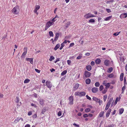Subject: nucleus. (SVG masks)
Instances as JSON below:
<instances>
[{"instance_id":"obj_1","label":"nucleus","mask_w":127,"mask_h":127,"mask_svg":"<svg viewBox=\"0 0 127 127\" xmlns=\"http://www.w3.org/2000/svg\"><path fill=\"white\" fill-rule=\"evenodd\" d=\"M96 16L92 14L91 13H89L85 14L84 15V17L86 19H88L90 18L93 17H95Z\"/></svg>"},{"instance_id":"obj_2","label":"nucleus","mask_w":127,"mask_h":127,"mask_svg":"<svg viewBox=\"0 0 127 127\" xmlns=\"http://www.w3.org/2000/svg\"><path fill=\"white\" fill-rule=\"evenodd\" d=\"M53 25L50 21H49L47 22L45 25V30H47L51 26Z\"/></svg>"},{"instance_id":"obj_3","label":"nucleus","mask_w":127,"mask_h":127,"mask_svg":"<svg viewBox=\"0 0 127 127\" xmlns=\"http://www.w3.org/2000/svg\"><path fill=\"white\" fill-rule=\"evenodd\" d=\"M19 8L18 6H16L12 9V12L14 14H17L19 12Z\"/></svg>"},{"instance_id":"obj_4","label":"nucleus","mask_w":127,"mask_h":127,"mask_svg":"<svg viewBox=\"0 0 127 127\" xmlns=\"http://www.w3.org/2000/svg\"><path fill=\"white\" fill-rule=\"evenodd\" d=\"M64 22V26L65 28H68L71 24V22L69 21H67L66 19H65L63 21V23Z\"/></svg>"},{"instance_id":"obj_5","label":"nucleus","mask_w":127,"mask_h":127,"mask_svg":"<svg viewBox=\"0 0 127 127\" xmlns=\"http://www.w3.org/2000/svg\"><path fill=\"white\" fill-rule=\"evenodd\" d=\"M46 84L47 87L51 90L52 87V84L51 82L48 80H47L46 82Z\"/></svg>"},{"instance_id":"obj_6","label":"nucleus","mask_w":127,"mask_h":127,"mask_svg":"<svg viewBox=\"0 0 127 127\" xmlns=\"http://www.w3.org/2000/svg\"><path fill=\"white\" fill-rule=\"evenodd\" d=\"M69 102V104L71 105L73 104V96H70L68 98Z\"/></svg>"},{"instance_id":"obj_7","label":"nucleus","mask_w":127,"mask_h":127,"mask_svg":"<svg viewBox=\"0 0 127 127\" xmlns=\"http://www.w3.org/2000/svg\"><path fill=\"white\" fill-rule=\"evenodd\" d=\"M91 73L86 70L84 72V75L85 77L86 78L89 77L91 75Z\"/></svg>"},{"instance_id":"obj_8","label":"nucleus","mask_w":127,"mask_h":127,"mask_svg":"<svg viewBox=\"0 0 127 127\" xmlns=\"http://www.w3.org/2000/svg\"><path fill=\"white\" fill-rule=\"evenodd\" d=\"M40 8V6L39 5H36L35 6V8L34 11V12L36 13L37 15H38V13L37 12V11Z\"/></svg>"},{"instance_id":"obj_9","label":"nucleus","mask_w":127,"mask_h":127,"mask_svg":"<svg viewBox=\"0 0 127 127\" xmlns=\"http://www.w3.org/2000/svg\"><path fill=\"white\" fill-rule=\"evenodd\" d=\"M26 60L27 61L29 62L31 64H32L33 63V58H26Z\"/></svg>"},{"instance_id":"obj_10","label":"nucleus","mask_w":127,"mask_h":127,"mask_svg":"<svg viewBox=\"0 0 127 127\" xmlns=\"http://www.w3.org/2000/svg\"><path fill=\"white\" fill-rule=\"evenodd\" d=\"M79 86V84L78 83L76 84L73 87V91H75L78 88Z\"/></svg>"},{"instance_id":"obj_11","label":"nucleus","mask_w":127,"mask_h":127,"mask_svg":"<svg viewBox=\"0 0 127 127\" xmlns=\"http://www.w3.org/2000/svg\"><path fill=\"white\" fill-rule=\"evenodd\" d=\"M59 35V32H57L56 34V36L54 39L55 41H56L58 39Z\"/></svg>"},{"instance_id":"obj_12","label":"nucleus","mask_w":127,"mask_h":127,"mask_svg":"<svg viewBox=\"0 0 127 127\" xmlns=\"http://www.w3.org/2000/svg\"><path fill=\"white\" fill-rule=\"evenodd\" d=\"M98 91V88H97L94 87L92 89V92L94 93H96Z\"/></svg>"},{"instance_id":"obj_13","label":"nucleus","mask_w":127,"mask_h":127,"mask_svg":"<svg viewBox=\"0 0 127 127\" xmlns=\"http://www.w3.org/2000/svg\"><path fill=\"white\" fill-rule=\"evenodd\" d=\"M110 61L107 60H105L104 62V64L106 66H108L109 65Z\"/></svg>"},{"instance_id":"obj_14","label":"nucleus","mask_w":127,"mask_h":127,"mask_svg":"<svg viewBox=\"0 0 127 127\" xmlns=\"http://www.w3.org/2000/svg\"><path fill=\"white\" fill-rule=\"evenodd\" d=\"M86 93L84 92H80V96L82 97L84 96L85 95Z\"/></svg>"},{"instance_id":"obj_15","label":"nucleus","mask_w":127,"mask_h":127,"mask_svg":"<svg viewBox=\"0 0 127 127\" xmlns=\"http://www.w3.org/2000/svg\"><path fill=\"white\" fill-rule=\"evenodd\" d=\"M113 97H111L110 98L108 102H107V104L110 105L111 104L113 100Z\"/></svg>"},{"instance_id":"obj_16","label":"nucleus","mask_w":127,"mask_h":127,"mask_svg":"<svg viewBox=\"0 0 127 127\" xmlns=\"http://www.w3.org/2000/svg\"><path fill=\"white\" fill-rule=\"evenodd\" d=\"M85 82L86 84H89L91 82V79L89 78H88L86 80Z\"/></svg>"},{"instance_id":"obj_17","label":"nucleus","mask_w":127,"mask_h":127,"mask_svg":"<svg viewBox=\"0 0 127 127\" xmlns=\"http://www.w3.org/2000/svg\"><path fill=\"white\" fill-rule=\"evenodd\" d=\"M86 68L88 71H90L92 69V67L90 65H88L86 66Z\"/></svg>"},{"instance_id":"obj_18","label":"nucleus","mask_w":127,"mask_h":127,"mask_svg":"<svg viewBox=\"0 0 127 127\" xmlns=\"http://www.w3.org/2000/svg\"><path fill=\"white\" fill-rule=\"evenodd\" d=\"M123 73H122L120 75V80L121 81H122L123 80V78L124 77Z\"/></svg>"},{"instance_id":"obj_19","label":"nucleus","mask_w":127,"mask_h":127,"mask_svg":"<svg viewBox=\"0 0 127 127\" xmlns=\"http://www.w3.org/2000/svg\"><path fill=\"white\" fill-rule=\"evenodd\" d=\"M112 17V16H110L109 17H106L104 19V20L106 21H107L110 20Z\"/></svg>"},{"instance_id":"obj_20","label":"nucleus","mask_w":127,"mask_h":127,"mask_svg":"<svg viewBox=\"0 0 127 127\" xmlns=\"http://www.w3.org/2000/svg\"><path fill=\"white\" fill-rule=\"evenodd\" d=\"M20 120V119L19 118H17L15 119L14 122L16 124L19 122Z\"/></svg>"},{"instance_id":"obj_21","label":"nucleus","mask_w":127,"mask_h":127,"mask_svg":"<svg viewBox=\"0 0 127 127\" xmlns=\"http://www.w3.org/2000/svg\"><path fill=\"white\" fill-rule=\"evenodd\" d=\"M113 70V68L112 67L109 68L107 70V72L108 73H110L112 72Z\"/></svg>"},{"instance_id":"obj_22","label":"nucleus","mask_w":127,"mask_h":127,"mask_svg":"<svg viewBox=\"0 0 127 127\" xmlns=\"http://www.w3.org/2000/svg\"><path fill=\"white\" fill-rule=\"evenodd\" d=\"M60 47V45L59 44H56V46L55 47V48H54V49L55 50H56L58 48H59Z\"/></svg>"},{"instance_id":"obj_23","label":"nucleus","mask_w":127,"mask_h":127,"mask_svg":"<svg viewBox=\"0 0 127 127\" xmlns=\"http://www.w3.org/2000/svg\"><path fill=\"white\" fill-rule=\"evenodd\" d=\"M119 114H122L124 111V109L123 108L120 109L119 110Z\"/></svg>"},{"instance_id":"obj_24","label":"nucleus","mask_w":127,"mask_h":127,"mask_svg":"<svg viewBox=\"0 0 127 127\" xmlns=\"http://www.w3.org/2000/svg\"><path fill=\"white\" fill-rule=\"evenodd\" d=\"M101 62V60L99 59H97L95 60V62L96 64H99Z\"/></svg>"},{"instance_id":"obj_25","label":"nucleus","mask_w":127,"mask_h":127,"mask_svg":"<svg viewBox=\"0 0 127 127\" xmlns=\"http://www.w3.org/2000/svg\"><path fill=\"white\" fill-rule=\"evenodd\" d=\"M67 72V71L66 70H65L63 71L61 73V75L63 76L64 75L66 74Z\"/></svg>"},{"instance_id":"obj_26","label":"nucleus","mask_w":127,"mask_h":127,"mask_svg":"<svg viewBox=\"0 0 127 127\" xmlns=\"http://www.w3.org/2000/svg\"><path fill=\"white\" fill-rule=\"evenodd\" d=\"M107 91V89L105 88L101 92L103 94H105L106 93Z\"/></svg>"},{"instance_id":"obj_27","label":"nucleus","mask_w":127,"mask_h":127,"mask_svg":"<svg viewBox=\"0 0 127 127\" xmlns=\"http://www.w3.org/2000/svg\"><path fill=\"white\" fill-rule=\"evenodd\" d=\"M114 76V74L112 73L107 75V76L110 78Z\"/></svg>"},{"instance_id":"obj_28","label":"nucleus","mask_w":127,"mask_h":127,"mask_svg":"<svg viewBox=\"0 0 127 127\" xmlns=\"http://www.w3.org/2000/svg\"><path fill=\"white\" fill-rule=\"evenodd\" d=\"M57 19L56 18H54L52 20H51L50 21L52 22V23L53 24H54V22H55L56 21H57Z\"/></svg>"},{"instance_id":"obj_29","label":"nucleus","mask_w":127,"mask_h":127,"mask_svg":"<svg viewBox=\"0 0 127 127\" xmlns=\"http://www.w3.org/2000/svg\"><path fill=\"white\" fill-rule=\"evenodd\" d=\"M110 83H107L105 85V86H106L105 88H108L110 86Z\"/></svg>"},{"instance_id":"obj_30","label":"nucleus","mask_w":127,"mask_h":127,"mask_svg":"<svg viewBox=\"0 0 127 127\" xmlns=\"http://www.w3.org/2000/svg\"><path fill=\"white\" fill-rule=\"evenodd\" d=\"M82 57V54H79V55L77 57L76 59H80Z\"/></svg>"},{"instance_id":"obj_31","label":"nucleus","mask_w":127,"mask_h":127,"mask_svg":"<svg viewBox=\"0 0 127 127\" xmlns=\"http://www.w3.org/2000/svg\"><path fill=\"white\" fill-rule=\"evenodd\" d=\"M121 15L124 16V17L125 18H126L127 17V13H124L121 14Z\"/></svg>"},{"instance_id":"obj_32","label":"nucleus","mask_w":127,"mask_h":127,"mask_svg":"<svg viewBox=\"0 0 127 127\" xmlns=\"http://www.w3.org/2000/svg\"><path fill=\"white\" fill-rule=\"evenodd\" d=\"M93 99L96 102L98 101V100H99V99H98L97 98L95 97H93Z\"/></svg>"},{"instance_id":"obj_33","label":"nucleus","mask_w":127,"mask_h":127,"mask_svg":"<svg viewBox=\"0 0 127 127\" xmlns=\"http://www.w3.org/2000/svg\"><path fill=\"white\" fill-rule=\"evenodd\" d=\"M104 114V112L103 111L101 112L99 114V116L100 117H102Z\"/></svg>"},{"instance_id":"obj_34","label":"nucleus","mask_w":127,"mask_h":127,"mask_svg":"<svg viewBox=\"0 0 127 127\" xmlns=\"http://www.w3.org/2000/svg\"><path fill=\"white\" fill-rule=\"evenodd\" d=\"M121 32H115L113 34V35L114 36H117L119 35V33Z\"/></svg>"},{"instance_id":"obj_35","label":"nucleus","mask_w":127,"mask_h":127,"mask_svg":"<svg viewBox=\"0 0 127 127\" xmlns=\"http://www.w3.org/2000/svg\"><path fill=\"white\" fill-rule=\"evenodd\" d=\"M80 92H76L74 93V95L76 96H80Z\"/></svg>"},{"instance_id":"obj_36","label":"nucleus","mask_w":127,"mask_h":127,"mask_svg":"<svg viewBox=\"0 0 127 127\" xmlns=\"http://www.w3.org/2000/svg\"><path fill=\"white\" fill-rule=\"evenodd\" d=\"M100 85V84L99 82H96L95 83V86L96 87H98Z\"/></svg>"},{"instance_id":"obj_37","label":"nucleus","mask_w":127,"mask_h":127,"mask_svg":"<svg viewBox=\"0 0 127 127\" xmlns=\"http://www.w3.org/2000/svg\"><path fill=\"white\" fill-rule=\"evenodd\" d=\"M54 59L55 58L53 56H50L49 60L50 61H52L53 60H54Z\"/></svg>"},{"instance_id":"obj_38","label":"nucleus","mask_w":127,"mask_h":127,"mask_svg":"<svg viewBox=\"0 0 127 127\" xmlns=\"http://www.w3.org/2000/svg\"><path fill=\"white\" fill-rule=\"evenodd\" d=\"M125 89L126 88L125 86L123 87L122 90V94H123L124 93V91L125 90Z\"/></svg>"},{"instance_id":"obj_39","label":"nucleus","mask_w":127,"mask_h":127,"mask_svg":"<svg viewBox=\"0 0 127 127\" xmlns=\"http://www.w3.org/2000/svg\"><path fill=\"white\" fill-rule=\"evenodd\" d=\"M49 35L50 36H53L54 34L52 31H50L49 32Z\"/></svg>"},{"instance_id":"obj_40","label":"nucleus","mask_w":127,"mask_h":127,"mask_svg":"<svg viewBox=\"0 0 127 127\" xmlns=\"http://www.w3.org/2000/svg\"><path fill=\"white\" fill-rule=\"evenodd\" d=\"M30 81V80L29 79H25L24 82L25 83H29Z\"/></svg>"},{"instance_id":"obj_41","label":"nucleus","mask_w":127,"mask_h":127,"mask_svg":"<svg viewBox=\"0 0 127 127\" xmlns=\"http://www.w3.org/2000/svg\"><path fill=\"white\" fill-rule=\"evenodd\" d=\"M91 110V109L90 108H87L85 110V111L87 113L90 112V111Z\"/></svg>"},{"instance_id":"obj_42","label":"nucleus","mask_w":127,"mask_h":127,"mask_svg":"<svg viewBox=\"0 0 127 127\" xmlns=\"http://www.w3.org/2000/svg\"><path fill=\"white\" fill-rule=\"evenodd\" d=\"M40 103L42 105H43V99H40L39 100Z\"/></svg>"},{"instance_id":"obj_43","label":"nucleus","mask_w":127,"mask_h":127,"mask_svg":"<svg viewBox=\"0 0 127 127\" xmlns=\"http://www.w3.org/2000/svg\"><path fill=\"white\" fill-rule=\"evenodd\" d=\"M110 106V105H109L108 104H106V107H105V110H107L109 108Z\"/></svg>"},{"instance_id":"obj_44","label":"nucleus","mask_w":127,"mask_h":127,"mask_svg":"<svg viewBox=\"0 0 127 127\" xmlns=\"http://www.w3.org/2000/svg\"><path fill=\"white\" fill-rule=\"evenodd\" d=\"M103 89V87L102 85H101L99 87V90L100 91H102Z\"/></svg>"},{"instance_id":"obj_45","label":"nucleus","mask_w":127,"mask_h":127,"mask_svg":"<svg viewBox=\"0 0 127 127\" xmlns=\"http://www.w3.org/2000/svg\"><path fill=\"white\" fill-rule=\"evenodd\" d=\"M107 98V95H105L103 96V100L104 102L106 101V99Z\"/></svg>"},{"instance_id":"obj_46","label":"nucleus","mask_w":127,"mask_h":127,"mask_svg":"<svg viewBox=\"0 0 127 127\" xmlns=\"http://www.w3.org/2000/svg\"><path fill=\"white\" fill-rule=\"evenodd\" d=\"M64 44H63V43H62V44H61V46L60 48V50H62L63 48L64 47Z\"/></svg>"},{"instance_id":"obj_47","label":"nucleus","mask_w":127,"mask_h":127,"mask_svg":"<svg viewBox=\"0 0 127 127\" xmlns=\"http://www.w3.org/2000/svg\"><path fill=\"white\" fill-rule=\"evenodd\" d=\"M95 20L94 19H91L89 21V22L90 23H94L95 22Z\"/></svg>"},{"instance_id":"obj_48","label":"nucleus","mask_w":127,"mask_h":127,"mask_svg":"<svg viewBox=\"0 0 127 127\" xmlns=\"http://www.w3.org/2000/svg\"><path fill=\"white\" fill-rule=\"evenodd\" d=\"M86 97L87 99H89L90 100H92L91 98L88 95H86Z\"/></svg>"},{"instance_id":"obj_49","label":"nucleus","mask_w":127,"mask_h":127,"mask_svg":"<svg viewBox=\"0 0 127 127\" xmlns=\"http://www.w3.org/2000/svg\"><path fill=\"white\" fill-rule=\"evenodd\" d=\"M107 83V81L106 80H104L103 82V84L105 86Z\"/></svg>"},{"instance_id":"obj_50","label":"nucleus","mask_w":127,"mask_h":127,"mask_svg":"<svg viewBox=\"0 0 127 127\" xmlns=\"http://www.w3.org/2000/svg\"><path fill=\"white\" fill-rule=\"evenodd\" d=\"M19 97H16V100L15 101V102L16 103H18L19 102Z\"/></svg>"},{"instance_id":"obj_51","label":"nucleus","mask_w":127,"mask_h":127,"mask_svg":"<svg viewBox=\"0 0 127 127\" xmlns=\"http://www.w3.org/2000/svg\"><path fill=\"white\" fill-rule=\"evenodd\" d=\"M98 103L99 104V105H100L102 103V100H100V99H99V100H98Z\"/></svg>"},{"instance_id":"obj_52","label":"nucleus","mask_w":127,"mask_h":127,"mask_svg":"<svg viewBox=\"0 0 127 127\" xmlns=\"http://www.w3.org/2000/svg\"><path fill=\"white\" fill-rule=\"evenodd\" d=\"M122 57H120V60L121 61H124V58L123 57V56L122 57Z\"/></svg>"},{"instance_id":"obj_53","label":"nucleus","mask_w":127,"mask_h":127,"mask_svg":"<svg viewBox=\"0 0 127 127\" xmlns=\"http://www.w3.org/2000/svg\"><path fill=\"white\" fill-rule=\"evenodd\" d=\"M83 117L84 118H86L88 117V115L87 114H85L83 115Z\"/></svg>"},{"instance_id":"obj_54","label":"nucleus","mask_w":127,"mask_h":127,"mask_svg":"<svg viewBox=\"0 0 127 127\" xmlns=\"http://www.w3.org/2000/svg\"><path fill=\"white\" fill-rule=\"evenodd\" d=\"M46 111V109H43L42 110L41 113L42 114H44V113Z\"/></svg>"},{"instance_id":"obj_55","label":"nucleus","mask_w":127,"mask_h":127,"mask_svg":"<svg viewBox=\"0 0 127 127\" xmlns=\"http://www.w3.org/2000/svg\"><path fill=\"white\" fill-rule=\"evenodd\" d=\"M106 10L108 13H109L110 12H111L110 9H109L107 8L106 9Z\"/></svg>"},{"instance_id":"obj_56","label":"nucleus","mask_w":127,"mask_h":127,"mask_svg":"<svg viewBox=\"0 0 127 127\" xmlns=\"http://www.w3.org/2000/svg\"><path fill=\"white\" fill-rule=\"evenodd\" d=\"M74 43H72L70 44L69 46V47H72L74 45Z\"/></svg>"},{"instance_id":"obj_57","label":"nucleus","mask_w":127,"mask_h":127,"mask_svg":"<svg viewBox=\"0 0 127 127\" xmlns=\"http://www.w3.org/2000/svg\"><path fill=\"white\" fill-rule=\"evenodd\" d=\"M28 115L29 116H30L32 114V111H30L28 112Z\"/></svg>"},{"instance_id":"obj_58","label":"nucleus","mask_w":127,"mask_h":127,"mask_svg":"<svg viewBox=\"0 0 127 127\" xmlns=\"http://www.w3.org/2000/svg\"><path fill=\"white\" fill-rule=\"evenodd\" d=\"M115 125L114 124H112L110 125L107 126L109 127H114Z\"/></svg>"},{"instance_id":"obj_59","label":"nucleus","mask_w":127,"mask_h":127,"mask_svg":"<svg viewBox=\"0 0 127 127\" xmlns=\"http://www.w3.org/2000/svg\"><path fill=\"white\" fill-rule=\"evenodd\" d=\"M67 62L68 65H70V64L71 62L70 60H67Z\"/></svg>"},{"instance_id":"obj_60","label":"nucleus","mask_w":127,"mask_h":127,"mask_svg":"<svg viewBox=\"0 0 127 127\" xmlns=\"http://www.w3.org/2000/svg\"><path fill=\"white\" fill-rule=\"evenodd\" d=\"M116 105L115 104V103H114V101H113L112 102V103L111 106V107H112L113 106H115Z\"/></svg>"},{"instance_id":"obj_61","label":"nucleus","mask_w":127,"mask_h":127,"mask_svg":"<svg viewBox=\"0 0 127 127\" xmlns=\"http://www.w3.org/2000/svg\"><path fill=\"white\" fill-rule=\"evenodd\" d=\"M124 84L125 85L126 84H127L126 81V79L125 78H124Z\"/></svg>"},{"instance_id":"obj_62","label":"nucleus","mask_w":127,"mask_h":127,"mask_svg":"<svg viewBox=\"0 0 127 127\" xmlns=\"http://www.w3.org/2000/svg\"><path fill=\"white\" fill-rule=\"evenodd\" d=\"M24 52H27V48L26 47H25L23 49Z\"/></svg>"},{"instance_id":"obj_63","label":"nucleus","mask_w":127,"mask_h":127,"mask_svg":"<svg viewBox=\"0 0 127 127\" xmlns=\"http://www.w3.org/2000/svg\"><path fill=\"white\" fill-rule=\"evenodd\" d=\"M95 64V62L94 61H92L91 62V65L92 66H93V65H94Z\"/></svg>"},{"instance_id":"obj_64","label":"nucleus","mask_w":127,"mask_h":127,"mask_svg":"<svg viewBox=\"0 0 127 127\" xmlns=\"http://www.w3.org/2000/svg\"><path fill=\"white\" fill-rule=\"evenodd\" d=\"M73 125L74 126H75L76 127H79V125H77L76 124L74 123L73 124Z\"/></svg>"}]
</instances>
